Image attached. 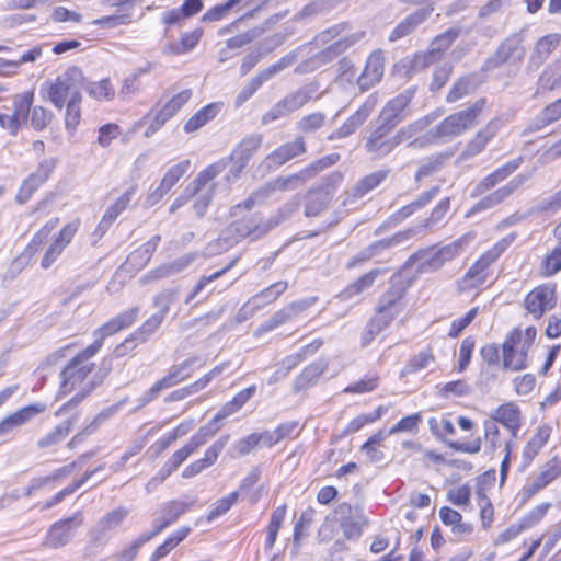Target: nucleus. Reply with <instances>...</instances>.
Instances as JSON below:
<instances>
[{
  "instance_id": "8",
  "label": "nucleus",
  "mask_w": 561,
  "mask_h": 561,
  "mask_svg": "<svg viewBox=\"0 0 561 561\" xmlns=\"http://www.w3.org/2000/svg\"><path fill=\"white\" fill-rule=\"evenodd\" d=\"M225 170L226 161H217L202 170L192 182H190L182 191V193L173 201L169 208L170 214H173L183 205H185L190 199L194 198L204 187H206L207 183H209Z\"/></svg>"
},
{
  "instance_id": "21",
  "label": "nucleus",
  "mask_w": 561,
  "mask_h": 561,
  "mask_svg": "<svg viewBox=\"0 0 561 561\" xmlns=\"http://www.w3.org/2000/svg\"><path fill=\"white\" fill-rule=\"evenodd\" d=\"M385 73V55L381 49L374 50L367 58L363 72L357 78L360 91H367L382 79Z\"/></svg>"
},
{
  "instance_id": "19",
  "label": "nucleus",
  "mask_w": 561,
  "mask_h": 561,
  "mask_svg": "<svg viewBox=\"0 0 561 561\" xmlns=\"http://www.w3.org/2000/svg\"><path fill=\"white\" fill-rule=\"evenodd\" d=\"M316 301H317L316 297H309V298L294 301V302L285 306L283 309L275 312L268 320L263 322L261 324V327L259 328V331L260 332H268V331L276 329L277 327L298 317L301 312H304L306 309L311 307Z\"/></svg>"
},
{
  "instance_id": "10",
  "label": "nucleus",
  "mask_w": 561,
  "mask_h": 561,
  "mask_svg": "<svg viewBox=\"0 0 561 561\" xmlns=\"http://www.w3.org/2000/svg\"><path fill=\"white\" fill-rule=\"evenodd\" d=\"M526 49L523 46V36L520 33H514L506 37L497 47L495 53L484 62V70H492L501 67L505 62L522 61L525 57Z\"/></svg>"
},
{
  "instance_id": "5",
  "label": "nucleus",
  "mask_w": 561,
  "mask_h": 561,
  "mask_svg": "<svg viewBox=\"0 0 561 561\" xmlns=\"http://www.w3.org/2000/svg\"><path fill=\"white\" fill-rule=\"evenodd\" d=\"M515 239L514 234H510L497 241L490 250L483 253L476 263L466 272L462 277L465 288H474L482 285L489 275L488 268L493 264L506 248Z\"/></svg>"
},
{
  "instance_id": "51",
  "label": "nucleus",
  "mask_w": 561,
  "mask_h": 561,
  "mask_svg": "<svg viewBox=\"0 0 561 561\" xmlns=\"http://www.w3.org/2000/svg\"><path fill=\"white\" fill-rule=\"evenodd\" d=\"M560 474L561 469L559 468L558 460L553 459L548 462L545 469L534 479L529 493L531 494L543 489Z\"/></svg>"
},
{
  "instance_id": "59",
  "label": "nucleus",
  "mask_w": 561,
  "mask_h": 561,
  "mask_svg": "<svg viewBox=\"0 0 561 561\" xmlns=\"http://www.w3.org/2000/svg\"><path fill=\"white\" fill-rule=\"evenodd\" d=\"M340 513L348 514V520L343 526H366L371 523L369 513L363 507H352L348 504H343L340 506Z\"/></svg>"
},
{
  "instance_id": "3",
  "label": "nucleus",
  "mask_w": 561,
  "mask_h": 561,
  "mask_svg": "<svg viewBox=\"0 0 561 561\" xmlns=\"http://www.w3.org/2000/svg\"><path fill=\"white\" fill-rule=\"evenodd\" d=\"M85 85V77L81 68L72 66L49 83L47 98L58 110L68 102L82 101L81 90Z\"/></svg>"
},
{
  "instance_id": "14",
  "label": "nucleus",
  "mask_w": 561,
  "mask_h": 561,
  "mask_svg": "<svg viewBox=\"0 0 561 561\" xmlns=\"http://www.w3.org/2000/svg\"><path fill=\"white\" fill-rule=\"evenodd\" d=\"M216 433L217 428H211V424L202 426L182 448L172 454L164 465L174 472L193 453L205 445Z\"/></svg>"
},
{
  "instance_id": "15",
  "label": "nucleus",
  "mask_w": 561,
  "mask_h": 561,
  "mask_svg": "<svg viewBox=\"0 0 561 561\" xmlns=\"http://www.w3.org/2000/svg\"><path fill=\"white\" fill-rule=\"evenodd\" d=\"M524 305L535 319H540L547 310L552 309L556 305L554 287L537 286L526 296Z\"/></svg>"
},
{
  "instance_id": "35",
  "label": "nucleus",
  "mask_w": 561,
  "mask_h": 561,
  "mask_svg": "<svg viewBox=\"0 0 561 561\" xmlns=\"http://www.w3.org/2000/svg\"><path fill=\"white\" fill-rule=\"evenodd\" d=\"M262 140L263 137L261 134H253L243 138L234 148L229 158L222 159L221 161H226V167L229 162H241L242 164L247 165L251 157L261 147Z\"/></svg>"
},
{
  "instance_id": "64",
  "label": "nucleus",
  "mask_w": 561,
  "mask_h": 561,
  "mask_svg": "<svg viewBox=\"0 0 561 561\" xmlns=\"http://www.w3.org/2000/svg\"><path fill=\"white\" fill-rule=\"evenodd\" d=\"M433 362L434 356L431 352H420L405 364L404 368L401 371V376L414 374L421 369H424Z\"/></svg>"
},
{
  "instance_id": "49",
  "label": "nucleus",
  "mask_w": 561,
  "mask_h": 561,
  "mask_svg": "<svg viewBox=\"0 0 561 561\" xmlns=\"http://www.w3.org/2000/svg\"><path fill=\"white\" fill-rule=\"evenodd\" d=\"M560 39V35L558 34H548L541 37L536 43L531 58L538 62H542L559 46Z\"/></svg>"
},
{
  "instance_id": "44",
  "label": "nucleus",
  "mask_w": 561,
  "mask_h": 561,
  "mask_svg": "<svg viewBox=\"0 0 561 561\" xmlns=\"http://www.w3.org/2000/svg\"><path fill=\"white\" fill-rule=\"evenodd\" d=\"M385 268H374L368 273L358 277L355 282L350 284L343 291V296L346 299L353 298L357 295H360L363 291L373 286L376 278L382 274H385Z\"/></svg>"
},
{
  "instance_id": "36",
  "label": "nucleus",
  "mask_w": 561,
  "mask_h": 561,
  "mask_svg": "<svg viewBox=\"0 0 561 561\" xmlns=\"http://www.w3.org/2000/svg\"><path fill=\"white\" fill-rule=\"evenodd\" d=\"M389 285L388 290L381 295L376 307L378 313L392 312V309L396 308L405 294V286L399 276L391 277Z\"/></svg>"
},
{
  "instance_id": "42",
  "label": "nucleus",
  "mask_w": 561,
  "mask_h": 561,
  "mask_svg": "<svg viewBox=\"0 0 561 561\" xmlns=\"http://www.w3.org/2000/svg\"><path fill=\"white\" fill-rule=\"evenodd\" d=\"M561 118V99L547 105L528 126L529 131H538L543 127L557 122Z\"/></svg>"
},
{
  "instance_id": "62",
  "label": "nucleus",
  "mask_w": 561,
  "mask_h": 561,
  "mask_svg": "<svg viewBox=\"0 0 561 561\" xmlns=\"http://www.w3.org/2000/svg\"><path fill=\"white\" fill-rule=\"evenodd\" d=\"M72 528H49L44 545L49 548H59L73 537Z\"/></svg>"
},
{
  "instance_id": "52",
  "label": "nucleus",
  "mask_w": 561,
  "mask_h": 561,
  "mask_svg": "<svg viewBox=\"0 0 561 561\" xmlns=\"http://www.w3.org/2000/svg\"><path fill=\"white\" fill-rule=\"evenodd\" d=\"M53 117L54 114L49 110L43 106H31L30 112L25 116H21V119L26 121L28 118L35 130H43L50 124Z\"/></svg>"
},
{
  "instance_id": "24",
  "label": "nucleus",
  "mask_w": 561,
  "mask_h": 561,
  "mask_svg": "<svg viewBox=\"0 0 561 561\" xmlns=\"http://www.w3.org/2000/svg\"><path fill=\"white\" fill-rule=\"evenodd\" d=\"M459 28L450 27L444 33L437 35L431 43L430 48L426 54L423 56L416 57V65H421L422 67H427L435 61H437L442 54L447 50L451 44L459 36Z\"/></svg>"
},
{
  "instance_id": "46",
  "label": "nucleus",
  "mask_w": 561,
  "mask_h": 561,
  "mask_svg": "<svg viewBox=\"0 0 561 561\" xmlns=\"http://www.w3.org/2000/svg\"><path fill=\"white\" fill-rule=\"evenodd\" d=\"M329 192H320L310 190L307 194V202L305 205V215L307 217H316L323 211L330 203Z\"/></svg>"
},
{
  "instance_id": "26",
  "label": "nucleus",
  "mask_w": 561,
  "mask_h": 561,
  "mask_svg": "<svg viewBox=\"0 0 561 561\" xmlns=\"http://www.w3.org/2000/svg\"><path fill=\"white\" fill-rule=\"evenodd\" d=\"M78 227L79 222L72 221L59 231L58 236L55 238L54 242L49 245L42 259L41 266L43 268H49L56 262L65 248L71 242Z\"/></svg>"
},
{
  "instance_id": "57",
  "label": "nucleus",
  "mask_w": 561,
  "mask_h": 561,
  "mask_svg": "<svg viewBox=\"0 0 561 561\" xmlns=\"http://www.w3.org/2000/svg\"><path fill=\"white\" fill-rule=\"evenodd\" d=\"M201 36V30H195L193 32L185 33L182 35L180 42L170 44L169 51L174 55H182L188 53L198 44Z\"/></svg>"
},
{
  "instance_id": "23",
  "label": "nucleus",
  "mask_w": 561,
  "mask_h": 561,
  "mask_svg": "<svg viewBox=\"0 0 561 561\" xmlns=\"http://www.w3.org/2000/svg\"><path fill=\"white\" fill-rule=\"evenodd\" d=\"M45 403H32L23 407L15 412L7 415L0 421V437L7 436L15 428L25 425L32 421L35 416L43 413L46 410Z\"/></svg>"
},
{
  "instance_id": "17",
  "label": "nucleus",
  "mask_w": 561,
  "mask_h": 561,
  "mask_svg": "<svg viewBox=\"0 0 561 561\" xmlns=\"http://www.w3.org/2000/svg\"><path fill=\"white\" fill-rule=\"evenodd\" d=\"M518 334L506 336L502 344L503 368L512 371H519L527 368L528 351L520 345Z\"/></svg>"
},
{
  "instance_id": "45",
  "label": "nucleus",
  "mask_w": 561,
  "mask_h": 561,
  "mask_svg": "<svg viewBox=\"0 0 561 561\" xmlns=\"http://www.w3.org/2000/svg\"><path fill=\"white\" fill-rule=\"evenodd\" d=\"M76 419H69L58 424L51 432L43 436L38 442L37 446L41 449L53 447L64 440L71 432Z\"/></svg>"
},
{
  "instance_id": "4",
  "label": "nucleus",
  "mask_w": 561,
  "mask_h": 561,
  "mask_svg": "<svg viewBox=\"0 0 561 561\" xmlns=\"http://www.w3.org/2000/svg\"><path fill=\"white\" fill-rule=\"evenodd\" d=\"M340 160L339 153H331L328 156H324L310 164H308L306 168L301 169L299 172L287 175V176H279L275 179L273 182L265 184V191L270 192L271 195L274 192L277 191H293L300 186H302L305 183L310 181L311 179L316 178L321 171L324 169L335 164Z\"/></svg>"
},
{
  "instance_id": "32",
  "label": "nucleus",
  "mask_w": 561,
  "mask_h": 561,
  "mask_svg": "<svg viewBox=\"0 0 561 561\" xmlns=\"http://www.w3.org/2000/svg\"><path fill=\"white\" fill-rule=\"evenodd\" d=\"M364 32H356L348 36L341 37L334 41L327 48L322 49L314 56V60L321 65L332 61L334 58L346 51L350 47L355 45L364 37Z\"/></svg>"
},
{
  "instance_id": "60",
  "label": "nucleus",
  "mask_w": 561,
  "mask_h": 561,
  "mask_svg": "<svg viewBox=\"0 0 561 561\" xmlns=\"http://www.w3.org/2000/svg\"><path fill=\"white\" fill-rule=\"evenodd\" d=\"M288 287L287 282L280 280L272 284L267 288L263 289L261 293L255 295L252 298V302L256 306L260 304H268L277 299L279 295H282Z\"/></svg>"
},
{
  "instance_id": "6",
  "label": "nucleus",
  "mask_w": 561,
  "mask_h": 561,
  "mask_svg": "<svg viewBox=\"0 0 561 561\" xmlns=\"http://www.w3.org/2000/svg\"><path fill=\"white\" fill-rule=\"evenodd\" d=\"M417 228H408L396 232L394 234L377 240L366 248L362 249L356 255H354L346 264V268L351 270L356 266L363 265L371 259L380 255L383 251L396 248L409 242L412 238L417 236Z\"/></svg>"
},
{
  "instance_id": "47",
  "label": "nucleus",
  "mask_w": 561,
  "mask_h": 561,
  "mask_svg": "<svg viewBox=\"0 0 561 561\" xmlns=\"http://www.w3.org/2000/svg\"><path fill=\"white\" fill-rule=\"evenodd\" d=\"M357 68L355 64L347 57H343L339 60L336 66L335 81L343 88L357 84Z\"/></svg>"
},
{
  "instance_id": "27",
  "label": "nucleus",
  "mask_w": 561,
  "mask_h": 561,
  "mask_svg": "<svg viewBox=\"0 0 561 561\" xmlns=\"http://www.w3.org/2000/svg\"><path fill=\"white\" fill-rule=\"evenodd\" d=\"M306 151L305 140L299 136L294 141L286 142L276 148L266 157L265 161L268 168H279L286 162L304 154Z\"/></svg>"
},
{
  "instance_id": "48",
  "label": "nucleus",
  "mask_w": 561,
  "mask_h": 561,
  "mask_svg": "<svg viewBox=\"0 0 561 561\" xmlns=\"http://www.w3.org/2000/svg\"><path fill=\"white\" fill-rule=\"evenodd\" d=\"M88 94L98 101H111L115 96V89L108 78L96 82H87L83 87Z\"/></svg>"
},
{
  "instance_id": "11",
  "label": "nucleus",
  "mask_w": 561,
  "mask_h": 561,
  "mask_svg": "<svg viewBox=\"0 0 561 561\" xmlns=\"http://www.w3.org/2000/svg\"><path fill=\"white\" fill-rule=\"evenodd\" d=\"M413 95L414 92L412 90H405L389 100L379 113L376 124L394 129L399 123L409 116V106Z\"/></svg>"
},
{
  "instance_id": "2",
  "label": "nucleus",
  "mask_w": 561,
  "mask_h": 561,
  "mask_svg": "<svg viewBox=\"0 0 561 561\" xmlns=\"http://www.w3.org/2000/svg\"><path fill=\"white\" fill-rule=\"evenodd\" d=\"M140 312L139 307L129 308L110 321L104 323L101 328L94 331L93 335L95 341L76 355L70 363L62 369L60 377V392L67 394L75 386L90 374L91 365L84 364L89 358L93 357L101 348L105 337L117 333L121 330L129 328L137 319Z\"/></svg>"
},
{
  "instance_id": "55",
  "label": "nucleus",
  "mask_w": 561,
  "mask_h": 561,
  "mask_svg": "<svg viewBox=\"0 0 561 561\" xmlns=\"http://www.w3.org/2000/svg\"><path fill=\"white\" fill-rule=\"evenodd\" d=\"M190 165V160H183L178 164L172 165L160 182V184L162 185V192H169L179 182V180L188 171Z\"/></svg>"
},
{
  "instance_id": "13",
  "label": "nucleus",
  "mask_w": 561,
  "mask_h": 561,
  "mask_svg": "<svg viewBox=\"0 0 561 561\" xmlns=\"http://www.w3.org/2000/svg\"><path fill=\"white\" fill-rule=\"evenodd\" d=\"M378 104V96L370 94L362 106L352 114L341 127L329 135V140L342 139L353 135L359 127L364 125L367 118Z\"/></svg>"
},
{
  "instance_id": "40",
  "label": "nucleus",
  "mask_w": 561,
  "mask_h": 561,
  "mask_svg": "<svg viewBox=\"0 0 561 561\" xmlns=\"http://www.w3.org/2000/svg\"><path fill=\"white\" fill-rule=\"evenodd\" d=\"M390 170H378L359 180L350 191L354 198H362L367 193L379 186L389 175Z\"/></svg>"
},
{
  "instance_id": "25",
  "label": "nucleus",
  "mask_w": 561,
  "mask_h": 561,
  "mask_svg": "<svg viewBox=\"0 0 561 561\" xmlns=\"http://www.w3.org/2000/svg\"><path fill=\"white\" fill-rule=\"evenodd\" d=\"M529 179L526 174H518L507 182L502 187L490 193L488 196L481 198L472 208L473 211H481L490 209L506 198H508L514 192H516L527 180Z\"/></svg>"
},
{
  "instance_id": "29",
  "label": "nucleus",
  "mask_w": 561,
  "mask_h": 561,
  "mask_svg": "<svg viewBox=\"0 0 561 561\" xmlns=\"http://www.w3.org/2000/svg\"><path fill=\"white\" fill-rule=\"evenodd\" d=\"M278 225L277 219H275L273 215L265 220H257V216L253 215L250 219L238 222L236 225V231L241 237H249L251 240H257L267 234Z\"/></svg>"
},
{
  "instance_id": "28",
  "label": "nucleus",
  "mask_w": 561,
  "mask_h": 561,
  "mask_svg": "<svg viewBox=\"0 0 561 561\" xmlns=\"http://www.w3.org/2000/svg\"><path fill=\"white\" fill-rule=\"evenodd\" d=\"M434 8L431 5L420 8L405 16L400 23L396 25V27L391 31L389 35L390 42H396L401 39L412 32H414L422 23H424L432 12Z\"/></svg>"
},
{
  "instance_id": "7",
  "label": "nucleus",
  "mask_w": 561,
  "mask_h": 561,
  "mask_svg": "<svg viewBox=\"0 0 561 561\" xmlns=\"http://www.w3.org/2000/svg\"><path fill=\"white\" fill-rule=\"evenodd\" d=\"M314 91L316 89L312 85H304L298 90L286 94L262 116L261 123L263 125H267L298 111L311 100Z\"/></svg>"
},
{
  "instance_id": "20",
  "label": "nucleus",
  "mask_w": 561,
  "mask_h": 561,
  "mask_svg": "<svg viewBox=\"0 0 561 561\" xmlns=\"http://www.w3.org/2000/svg\"><path fill=\"white\" fill-rule=\"evenodd\" d=\"M501 128L499 119L489 122L466 145L459 156L460 161H467L484 151L488 144L496 136Z\"/></svg>"
},
{
  "instance_id": "33",
  "label": "nucleus",
  "mask_w": 561,
  "mask_h": 561,
  "mask_svg": "<svg viewBox=\"0 0 561 561\" xmlns=\"http://www.w3.org/2000/svg\"><path fill=\"white\" fill-rule=\"evenodd\" d=\"M193 262V257L190 255H185L176 259L173 262L164 263L157 268L149 271L142 278H140L141 284H148L151 282H156L162 278H168L173 275L181 273Z\"/></svg>"
},
{
  "instance_id": "56",
  "label": "nucleus",
  "mask_w": 561,
  "mask_h": 561,
  "mask_svg": "<svg viewBox=\"0 0 561 561\" xmlns=\"http://www.w3.org/2000/svg\"><path fill=\"white\" fill-rule=\"evenodd\" d=\"M188 535V528L173 533L162 545H160L152 553L150 561H159L173 550Z\"/></svg>"
},
{
  "instance_id": "9",
  "label": "nucleus",
  "mask_w": 561,
  "mask_h": 561,
  "mask_svg": "<svg viewBox=\"0 0 561 561\" xmlns=\"http://www.w3.org/2000/svg\"><path fill=\"white\" fill-rule=\"evenodd\" d=\"M296 53L291 51L286 56L282 57L277 62L261 70L256 76L250 79L242 88V90L237 96V104L240 105L248 101L266 81L271 80L277 73L290 67L296 61Z\"/></svg>"
},
{
  "instance_id": "39",
  "label": "nucleus",
  "mask_w": 561,
  "mask_h": 561,
  "mask_svg": "<svg viewBox=\"0 0 561 561\" xmlns=\"http://www.w3.org/2000/svg\"><path fill=\"white\" fill-rule=\"evenodd\" d=\"M161 241V237L159 234L153 236L150 240L144 243L140 248L133 251L128 257L127 263L130 264L134 268L141 270L144 268L149 261L151 260L152 254L157 250L159 243Z\"/></svg>"
},
{
  "instance_id": "12",
  "label": "nucleus",
  "mask_w": 561,
  "mask_h": 561,
  "mask_svg": "<svg viewBox=\"0 0 561 561\" xmlns=\"http://www.w3.org/2000/svg\"><path fill=\"white\" fill-rule=\"evenodd\" d=\"M392 130L381 124H376V127L369 133L365 149L373 158L382 159L398 147L396 136H391Z\"/></svg>"
},
{
  "instance_id": "37",
  "label": "nucleus",
  "mask_w": 561,
  "mask_h": 561,
  "mask_svg": "<svg viewBox=\"0 0 561 561\" xmlns=\"http://www.w3.org/2000/svg\"><path fill=\"white\" fill-rule=\"evenodd\" d=\"M490 421L503 424L512 433V436L516 437L520 427V412L514 403H505L493 412Z\"/></svg>"
},
{
  "instance_id": "41",
  "label": "nucleus",
  "mask_w": 561,
  "mask_h": 561,
  "mask_svg": "<svg viewBox=\"0 0 561 561\" xmlns=\"http://www.w3.org/2000/svg\"><path fill=\"white\" fill-rule=\"evenodd\" d=\"M327 369L328 362L325 359H318L317 362L311 363L297 377L295 390L300 391L314 385Z\"/></svg>"
},
{
  "instance_id": "34",
  "label": "nucleus",
  "mask_w": 561,
  "mask_h": 561,
  "mask_svg": "<svg viewBox=\"0 0 561 561\" xmlns=\"http://www.w3.org/2000/svg\"><path fill=\"white\" fill-rule=\"evenodd\" d=\"M408 263L417 264L416 271L420 273L435 272L445 264L439 251L432 248L416 251L410 256Z\"/></svg>"
},
{
  "instance_id": "16",
  "label": "nucleus",
  "mask_w": 561,
  "mask_h": 561,
  "mask_svg": "<svg viewBox=\"0 0 561 561\" xmlns=\"http://www.w3.org/2000/svg\"><path fill=\"white\" fill-rule=\"evenodd\" d=\"M34 92L26 91L13 99L12 115L0 114V127L7 129L11 136H16L21 128V116H25L33 105Z\"/></svg>"
},
{
  "instance_id": "1",
  "label": "nucleus",
  "mask_w": 561,
  "mask_h": 561,
  "mask_svg": "<svg viewBox=\"0 0 561 561\" xmlns=\"http://www.w3.org/2000/svg\"><path fill=\"white\" fill-rule=\"evenodd\" d=\"M484 104L485 100L480 99L466 110L447 116L439 125L430 130L426 129L436 117L435 115L423 116L401 127L394 134L397 144L399 146L407 142L408 147L417 149L433 144L447 142L477 124Z\"/></svg>"
},
{
  "instance_id": "61",
  "label": "nucleus",
  "mask_w": 561,
  "mask_h": 561,
  "mask_svg": "<svg viewBox=\"0 0 561 561\" xmlns=\"http://www.w3.org/2000/svg\"><path fill=\"white\" fill-rule=\"evenodd\" d=\"M472 239L473 237L471 234H463L456 241L438 249L444 262L446 263L455 259L459 253H461L465 250V248L472 241Z\"/></svg>"
},
{
  "instance_id": "18",
  "label": "nucleus",
  "mask_w": 561,
  "mask_h": 561,
  "mask_svg": "<svg viewBox=\"0 0 561 561\" xmlns=\"http://www.w3.org/2000/svg\"><path fill=\"white\" fill-rule=\"evenodd\" d=\"M192 90L185 89L179 92L176 95L171 98L164 105L154 114L152 122L149 124L146 135L156 133L159 130L170 118H172L184 104H186L192 98Z\"/></svg>"
},
{
  "instance_id": "50",
  "label": "nucleus",
  "mask_w": 561,
  "mask_h": 561,
  "mask_svg": "<svg viewBox=\"0 0 561 561\" xmlns=\"http://www.w3.org/2000/svg\"><path fill=\"white\" fill-rule=\"evenodd\" d=\"M217 114V107L215 104H208L197 111L184 125L185 133H194L201 127L205 126L211 121Z\"/></svg>"
},
{
  "instance_id": "38",
  "label": "nucleus",
  "mask_w": 561,
  "mask_h": 561,
  "mask_svg": "<svg viewBox=\"0 0 561 561\" xmlns=\"http://www.w3.org/2000/svg\"><path fill=\"white\" fill-rule=\"evenodd\" d=\"M197 360V357H192L182 362L179 365H173L169 369L168 374L160 380H158L156 383L160 387L161 390H165L176 386L178 383L187 379L191 376V366Z\"/></svg>"
},
{
  "instance_id": "30",
  "label": "nucleus",
  "mask_w": 561,
  "mask_h": 561,
  "mask_svg": "<svg viewBox=\"0 0 561 561\" xmlns=\"http://www.w3.org/2000/svg\"><path fill=\"white\" fill-rule=\"evenodd\" d=\"M137 193V185L129 186L111 206L107 207L98 226V231L104 233L117 217L126 210Z\"/></svg>"
},
{
  "instance_id": "58",
  "label": "nucleus",
  "mask_w": 561,
  "mask_h": 561,
  "mask_svg": "<svg viewBox=\"0 0 561 561\" xmlns=\"http://www.w3.org/2000/svg\"><path fill=\"white\" fill-rule=\"evenodd\" d=\"M178 293L176 288H167L153 297V307L158 309L156 312L158 316H161L163 319L165 318L170 311V306L178 297Z\"/></svg>"
},
{
  "instance_id": "43",
  "label": "nucleus",
  "mask_w": 561,
  "mask_h": 561,
  "mask_svg": "<svg viewBox=\"0 0 561 561\" xmlns=\"http://www.w3.org/2000/svg\"><path fill=\"white\" fill-rule=\"evenodd\" d=\"M550 434L551 428L548 425H541L537 428L536 433L528 440L523 451V458L527 463H529L547 444Z\"/></svg>"
},
{
  "instance_id": "22",
  "label": "nucleus",
  "mask_w": 561,
  "mask_h": 561,
  "mask_svg": "<svg viewBox=\"0 0 561 561\" xmlns=\"http://www.w3.org/2000/svg\"><path fill=\"white\" fill-rule=\"evenodd\" d=\"M230 439V435L226 434L213 443L204 453V457L193 461L182 471V478L191 479L199 474L205 469L211 467L218 459Z\"/></svg>"
},
{
  "instance_id": "54",
  "label": "nucleus",
  "mask_w": 561,
  "mask_h": 561,
  "mask_svg": "<svg viewBox=\"0 0 561 561\" xmlns=\"http://www.w3.org/2000/svg\"><path fill=\"white\" fill-rule=\"evenodd\" d=\"M188 504L180 501L167 503L161 510V523L159 526H169L175 523L179 516L188 511Z\"/></svg>"
},
{
  "instance_id": "63",
  "label": "nucleus",
  "mask_w": 561,
  "mask_h": 561,
  "mask_svg": "<svg viewBox=\"0 0 561 561\" xmlns=\"http://www.w3.org/2000/svg\"><path fill=\"white\" fill-rule=\"evenodd\" d=\"M239 497V491H233L229 493L228 495L219 499L215 504L211 511L208 513L206 517L207 523H211L215 518L218 516L224 515L227 513L231 506L238 501Z\"/></svg>"
},
{
  "instance_id": "53",
  "label": "nucleus",
  "mask_w": 561,
  "mask_h": 561,
  "mask_svg": "<svg viewBox=\"0 0 561 561\" xmlns=\"http://www.w3.org/2000/svg\"><path fill=\"white\" fill-rule=\"evenodd\" d=\"M476 89L474 77L473 76H463L459 78L449 90L446 101L448 103H454L465 95L469 94Z\"/></svg>"
},
{
  "instance_id": "31",
  "label": "nucleus",
  "mask_w": 561,
  "mask_h": 561,
  "mask_svg": "<svg viewBox=\"0 0 561 561\" xmlns=\"http://www.w3.org/2000/svg\"><path fill=\"white\" fill-rule=\"evenodd\" d=\"M53 168L54 164L51 162L46 161L41 163L37 171L23 181L15 196V201L19 204L26 203L33 193L49 178Z\"/></svg>"
}]
</instances>
